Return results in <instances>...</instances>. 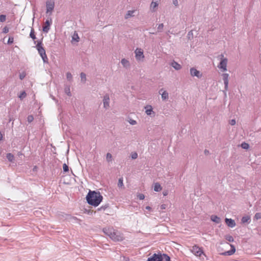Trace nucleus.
Here are the masks:
<instances>
[{
  "instance_id": "obj_58",
  "label": "nucleus",
  "mask_w": 261,
  "mask_h": 261,
  "mask_svg": "<svg viewBox=\"0 0 261 261\" xmlns=\"http://www.w3.org/2000/svg\"><path fill=\"white\" fill-rule=\"evenodd\" d=\"M150 34H154L155 33H153V32H152V33H150Z\"/></svg>"
},
{
  "instance_id": "obj_15",
  "label": "nucleus",
  "mask_w": 261,
  "mask_h": 261,
  "mask_svg": "<svg viewBox=\"0 0 261 261\" xmlns=\"http://www.w3.org/2000/svg\"><path fill=\"white\" fill-rule=\"evenodd\" d=\"M114 230V229L112 227H107L103 228L102 231L106 235L110 237Z\"/></svg>"
},
{
  "instance_id": "obj_44",
  "label": "nucleus",
  "mask_w": 261,
  "mask_h": 261,
  "mask_svg": "<svg viewBox=\"0 0 261 261\" xmlns=\"http://www.w3.org/2000/svg\"><path fill=\"white\" fill-rule=\"evenodd\" d=\"M131 157L132 159H136L138 158V153L136 152L132 153L131 154Z\"/></svg>"
},
{
  "instance_id": "obj_25",
  "label": "nucleus",
  "mask_w": 261,
  "mask_h": 261,
  "mask_svg": "<svg viewBox=\"0 0 261 261\" xmlns=\"http://www.w3.org/2000/svg\"><path fill=\"white\" fill-rule=\"evenodd\" d=\"M65 93L69 96H71L70 88L69 86H65L64 88Z\"/></svg>"
},
{
  "instance_id": "obj_57",
  "label": "nucleus",
  "mask_w": 261,
  "mask_h": 261,
  "mask_svg": "<svg viewBox=\"0 0 261 261\" xmlns=\"http://www.w3.org/2000/svg\"><path fill=\"white\" fill-rule=\"evenodd\" d=\"M18 155H22V153L21 152H19L18 153Z\"/></svg>"
},
{
  "instance_id": "obj_35",
  "label": "nucleus",
  "mask_w": 261,
  "mask_h": 261,
  "mask_svg": "<svg viewBox=\"0 0 261 261\" xmlns=\"http://www.w3.org/2000/svg\"><path fill=\"white\" fill-rule=\"evenodd\" d=\"M72 40H74L76 42H79L80 40V38L78 36V35L77 33H74L73 36H72Z\"/></svg>"
},
{
  "instance_id": "obj_54",
  "label": "nucleus",
  "mask_w": 261,
  "mask_h": 261,
  "mask_svg": "<svg viewBox=\"0 0 261 261\" xmlns=\"http://www.w3.org/2000/svg\"><path fill=\"white\" fill-rule=\"evenodd\" d=\"M128 260H129L128 258L123 256V261H128Z\"/></svg>"
},
{
  "instance_id": "obj_31",
  "label": "nucleus",
  "mask_w": 261,
  "mask_h": 261,
  "mask_svg": "<svg viewBox=\"0 0 261 261\" xmlns=\"http://www.w3.org/2000/svg\"><path fill=\"white\" fill-rule=\"evenodd\" d=\"M27 96V93L24 91L21 92L20 94L18 95V97L20 99H23L24 98H25Z\"/></svg>"
},
{
  "instance_id": "obj_13",
  "label": "nucleus",
  "mask_w": 261,
  "mask_h": 261,
  "mask_svg": "<svg viewBox=\"0 0 261 261\" xmlns=\"http://www.w3.org/2000/svg\"><path fill=\"white\" fill-rule=\"evenodd\" d=\"M46 13L51 12L55 7V3L54 1H47L46 2Z\"/></svg>"
},
{
  "instance_id": "obj_34",
  "label": "nucleus",
  "mask_w": 261,
  "mask_h": 261,
  "mask_svg": "<svg viewBox=\"0 0 261 261\" xmlns=\"http://www.w3.org/2000/svg\"><path fill=\"white\" fill-rule=\"evenodd\" d=\"M112 155L110 153H107L106 154V160L108 162H111Z\"/></svg>"
},
{
  "instance_id": "obj_41",
  "label": "nucleus",
  "mask_w": 261,
  "mask_h": 261,
  "mask_svg": "<svg viewBox=\"0 0 261 261\" xmlns=\"http://www.w3.org/2000/svg\"><path fill=\"white\" fill-rule=\"evenodd\" d=\"M26 76V73L24 72H22L19 74V79L22 80Z\"/></svg>"
},
{
  "instance_id": "obj_23",
  "label": "nucleus",
  "mask_w": 261,
  "mask_h": 261,
  "mask_svg": "<svg viewBox=\"0 0 261 261\" xmlns=\"http://www.w3.org/2000/svg\"><path fill=\"white\" fill-rule=\"evenodd\" d=\"M154 190L155 192H159L162 190V187L159 182H156L154 184Z\"/></svg>"
},
{
  "instance_id": "obj_61",
  "label": "nucleus",
  "mask_w": 261,
  "mask_h": 261,
  "mask_svg": "<svg viewBox=\"0 0 261 261\" xmlns=\"http://www.w3.org/2000/svg\"><path fill=\"white\" fill-rule=\"evenodd\" d=\"M163 261H165V260H163Z\"/></svg>"
},
{
  "instance_id": "obj_51",
  "label": "nucleus",
  "mask_w": 261,
  "mask_h": 261,
  "mask_svg": "<svg viewBox=\"0 0 261 261\" xmlns=\"http://www.w3.org/2000/svg\"><path fill=\"white\" fill-rule=\"evenodd\" d=\"M204 154L205 155H207V154H208L210 153L209 151L208 150H207V149H205L204 151Z\"/></svg>"
},
{
  "instance_id": "obj_12",
  "label": "nucleus",
  "mask_w": 261,
  "mask_h": 261,
  "mask_svg": "<svg viewBox=\"0 0 261 261\" xmlns=\"http://www.w3.org/2000/svg\"><path fill=\"white\" fill-rule=\"evenodd\" d=\"M223 80L224 84V89L225 91L228 90V77L229 74L228 73H223L222 74Z\"/></svg>"
},
{
  "instance_id": "obj_5",
  "label": "nucleus",
  "mask_w": 261,
  "mask_h": 261,
  "mask_svg": "<svg viewBox=\"0 0 261 261\" xmlns=\"http://www.w3.org/2000/svg\"><path fill=\"white\" fill-rule=\"evenodd\" d=\"M52 19L50 17L48 18L44 23L43 26L42 31L44 33H48L50 30V25L52 24Z\"/></svg>"
},
{
  "instance_id": "obj_2",
  "label": "nucleus",
  "mask_w": 261,
  "mask_h": 261,
  "mask_svg": "<svg viewBox=\"0 0 261 261\" xmlns=\"http://www.w3.org/2000/svg\"><path fill=\"white\" fill-rule=\"evenodd\" d=\"M147 261H171L170 257L165 253L159 252L158 254L154 253L151 257H148Z\"/></svg>"
},
{
  "instance_id": "obj_53",
  "label": "nucleus",
  "mask_w": 261,
  "mask_h": 261,
  "mask_svg": "<svg viewBox=\"0 0 261 261\" xmlns=\"http://www.w3.org/2000/svg\"><path fill=\"white\" fill-rule=\"evenodd\" d=\"M191 35H193V33H192V31H190L188 34V36H189V38H190V36H191Z\"/></svg>"
},
{
  "instance_id": "obj_46",
  "label": "nucleus",
  "mask_w": 261,
  "mask_h": 261,
  "mask_svg": "<svg viewBox=\"0 0 261 261\" xmlns=\"http://www.w3.org/2000/svg\"><path fill=\"white\" fill-rule=\"evenodd\" d=\"M137 197L140 200H143L145 198V196L143 194H139L137 195Z\"/></svg>"
},
{
  "instance_id": "obj_9",
  "label": "nucleus",
  "mask_w": 261,
  "mask_h": 261,
  "mask_svg": "<svg viewBox=\"0 0 261 261\" xmlns=\"http://www.w3.org/2000/svg\"><path fill=\"white\" fill-rule=\"evenodd\" d=\"M190 74L192 76H196L198 78H201L202 76V73L194 67L190 69Z\"/></svg>"
},
{
  "instance_id": "obj_32",
  "label": "nucleus",
  "mask_w": 261,
  "mask_h": 261,
  "mask_svg": "<svg viewBox=\"0 0 261 261\" xmlns=\"http://www.w3.org/2000/svg\"><path fill=\"white\" fill-rule=\"evenodd\" d=\"M66 78H67V80L70 82H71L72 81V75L70 72H67Z\"/></svg>"
},
{
  "instance_id": "obj_26",
  "label": "nucleus",
  "mask_w": 261,
  "mask_h": 261,
  "mask_svg": "<svg viewBox=\"0 0 261 261\" xmlns=\"http://www.w3.org/2000/svg\"><path fill=\"white\" fill-rule=\"evenodd\" d=\"M123 177H120L118 179V187L119 188H124V185H123Z\"/></svg>"
},
{
  "instance_id": "obj_38",
  "label": "nucleus",
  "mask_w": 261,
  "mask_h": 261,
  "mask_svg": "<svg viewBox=\"0 0 261 261\" xmlns=\"http://www.w3.org/2000/svg\"><path fill=\"white\" fill-rule=\"evenodd\" d=\"M164 28V24L163 23H160L159 24L158 27V31L159 32H161L163 29Z\"/></svg>"
},
{
  "instance_id": "obj_33",
  "label": "nucleus",
  "mask_w": 261,
  "mask_h": 261,
  "mask_svg": "<svg viewBox=\"0 0 261 261\" xmlns=\"http://www.w3.org/2000/svg\"><path fill=\"white\" fill-rule=\"evenodd\" d=\"M241 147L243 149H248L249 147V144L246 143V142H243L241 145Z\"/></svg>"
},
{
  "instance_id": "obj_4",
  "label": "nucleus",
  "mask_w": 261,
  "mask_h": 261,
  "mask_svg": "<svg viewBox=\"0 0 261 261\" xmlns=\"http://www.w3.org/2000/svg\"><path fill=\"white\" fill-rule=\"evenodd\" d=\"M109 237L115 242L121 241L123 239L122 234L119 231L115 229Z\"/></svg>"
},
{
  "instance_id": "obj_1",
  "label": "nucleus",
  "mask_w": 261,
  "mask_h": 261,
  "mask_svg": "<svg viewBox=\"0 0 261 261\" xmlns=\"http://www.w3.org/2000/svg\"><path fill=\"white\" fill-rule=\"evenodd\" d=\"M103 199L102 196L99 192L90 191L86 196L88 203L95 207L97 206Z\"/></svg>"
},
{
  "instance_id": "obj_47",
  "label": "nucleus",
  "mask_w": 261,
  "mask_h": 261,
  "mask_svg": "<svg viewBox=\"0 0 261 261\" xmlns=\"http://www.w3.org/2000/svg\"><path fill=\"white\" fill-rule=\"evenodd\" d=\"M129 123L132 125H135L137 124V121L133 119H130L129 121Z\"/></svg>"
},
{
  "instance_id": "obj_39",
  "label": "nucleus",
  "mask_w": 261,
  "mask_h": 261,
  "mask_svg": "<svg viewBox=\"0 0 261 261\" xmlns=\"http://www.w3.org/2000/svg\"><path fill=\"white\" fill-rule=\"evenodd\" d=\"M63 171L65 172H68L69 171V167L68 165H67L65 163L63 165Z\"/></svg>"
},
{
  "instance_id": "obj_18",
  "label": "nucleus",
  "mask_w": 261,
  "mask_h": 261,
  "mask_svg": "<svg viewBox=\"0 0 261 261\" xmlns=\"http://www.w3.org/2000/svg\"><path fill=\"white\" fill-rule=\"evenodd\" d=\"M163 90V89H161L160 91H159V93L160 94H161L162 95V98L163 100H166L167 99H168V97H169V96H168V93L166 91H164L162 93H161V92Z\"/></svg>"
},
{
  "instance_id": "obj_52",
  "label": "nucleus",
  "mask_w": 261,
  "mask_h": 261,
  "mask_svg": "<svg viewBox=\"0 0 261 261\" xmlns=\"http://www.w3.org/2000/svg\"><path fill=\"white\" fill-rule=\"evenodd\" d=\"M70 219H72V220H75V221H77L78 220V219L76 217H70Z\"/></svg>"
},
{
  "instance_id": "obj_16",
  "label": "nucleus",
  "mask_w": 261,
  "mask_h": 261,
  "mask_svg": "<svg viewBox=\"0 0 261 261\" xmlns=\"http://www.w3.org/2000/svg\"><path fill=\"white\" fill-rule=\"evenodd\" d=\"M121 63L123 65V66L126 69L129 68L130 67V65L129 61L125 58H123L121 60Z\"/></svg>"
},
{
  "instance_id": "obj_36",
  "label": "nucleus",
  "mask_w": 261,
  "mask_h": 261,
  "mask_svg": "<svg viewBox=\"0 0 261 261\" xmlns=\"http://www.w3.org/2000/svg\"><path fill=\"white\" fill-rule=\"evenodd\" d=\"M261 218V213H256L254 216V220H259Z\"/></svg>"
},
{
  "instance_id": "obj_11",
  "label": "nucleus",
  "mask_w": 261,
  "mask_h": 261,
  "mask_svg": "<svg viewBox=\"0 0 261 261\" xmlns=\"http://www.w3.org/2000/svg\"><path fill=\"white\" fill-rule=\"evenodd\" d=\"M227 59L226 58L223 59L220 61L218 67L220 69H223V71H226L227 70Z\"/></svg>"
},
{
  "instance_id": "obj_43",
  "label": "nucleus",
  "mask_w": 261,
  "mask_h": 261,
  "mask_svg": "<svg viewBox=\"0 0 261 261\" xmlns=\"http://www.w3.org/2000/svg\"><path fill=\"white\" fill-rule=\"evenodd\" d=\"M14 41V38L13 37H9L7 43L8 44H11L13 43Z\"/></svg>"
},
{
  "instance_id": "obj_24",
  "label": "nucleus",
  "mask_w": 261,
  "mask_h": 261,
  "mask_svg": "<svg viewBox=\"0 0 261 261\" xmlns=\"http://www.w3.org/2000/svg\"><path fill=\"white\" fill-rule=\"evenodd\" d=\"M158 6L157 2L152 1L150 5V9L152 11H155V8Z\"/></svg>"
},
{
  "instance_id": "obj_3",
  "label": "nucleus",
  "mask_w": 261,
  "mask_h": 261,
  "mask_svg": "<svg viewBox=\"0 0 261 261\" xmlns=\"http://www.w3.org/2000/svg\"><path fill=\"white\" fill-rule=\"evenodd\" d=\"M36 47L40 56L41 57L43 62L47 63L48 58L45 53V50L43 47V44L41 40L37 41V44H36Z\"/></svg>"
},
{
  "instance_id": "obj_10",
  "label": "nucleus",
  "mask_w": 261,
  "mask_h": 261,
  "mask_svg": "<svg viewBox=\"0 0 261 261\" xmlns=\"http://www.w3.org/2000/svg\"><path fill=\"white\" fill-rule=\"evenodd\" d=\"M229 245L231 247V249L230 250L220 253V254L225 256H230L234 254L236 252V248L234 246L231 244H230Z\"/></svg>"
},
{
  "instance_id": "obj_37",
  "label": "nucleus",
  "mask_w": 261,
  "mask_h": 261,
  "mask_svg": "<svg viewBox=\"0 0 261 261\" xmlns=\"http://www.w3.org/2000/svg\"><path fill=\"white\" fill-rule=\"evenodd\" d=\"M34 120V117L33 115H29L27 117V121L29 123H31Z\"/></svg>"
},
{
  "instance_id": "obj_59",
  "label": "nucleus",
  "mask_w": 261,
  "mask_h": 261,
  "mask_svg": "<svg viewBox=\"0 0 261 261\" xmlns=\"http://www.w3.org/2000/svg\"><path fill=\"white\" fill-rule=\"evenodd\" d=\"M150 34H154L155 33H153V32H152V33H150Z\"/></svg>"
},
{
  "instance_id": "obj_14",
  "label": "nucleus",
  "mask_w": 261,
  "mask_h": 261,
  "mask_svg": "<svg viewBox=\"0 0 261 261\" xmlns=\"http://www.w3.org/2000/svg\"><path fill=\"white\" fill-rule=\"evenodd\" d=\"M225 223L226 225L231 228H233L236 226V222L234 220L229 218H225Z\"/></svg>"
},
{
  "instance_id": "obj_55",
  "label": "nucleus",
  "mask_w": 261,
  "mask_h": 261,
  "mask_svg": "<svg viewBox=\"0 0 261 261\" xmlns=\"http://www.w3.org/2000/svg\"><path fill=\"white\" fill-rule=\"evenodd\" d=\"M145 208L147 210H150L151 209V207L149 206H146Z\"/></svg>"
},
{
  "instance_id": "obj_56",
  "label": "nucleus",
  "mask_w": 261,
  "mask_h": 261,
  "mask_svg": "<svg viewBox=\"0 0 261 261\" xmlns=\"http://www.w3.org/2000/svg\"><path fill=\"white\" fill-rule=\"evenodd\" d=\"M3 134L0 133V141L3 139Z\"/></svg>"
},
{
  "instance_id": "obj_45",
  "label": "nucleus",
  "mask_w": 261,
  "mask_h": 261,
  "mask_svg": "<svg viewBox=\"0 0 261 261\" xmlns=\"http://www.w3.org/2000/svg\"><path fill=\"white\" fill-rule=\"evenodd\" d=\"M9 28L7 27V26H5L3 29V33H4V34H6L7 33H8L9 32Z\"/></svg>"
},
{
  "instance_id": "obj_48",
  "label": "nucleus",
  "mask_w": 261,
  "mask_h": 261,
  "mask_svg": "<svg viewBox=\"0 0 261 261\" xmlns=\"http://www.w3.org/2000/svg\"><path fill=\"white\" fill-rule=\"evenodd\" d=\"M229 124L231 125H234L236 124V120L235 119H231L229 121Z\"/></svg>"
},
{
  "instance_id": "obj_21",
  "label": "nucleus",
  "mask_w": 261,
  "mask_h": 261,
  "mask_svg": "<svg viewBox=\"0 0 261 261\" xmlns=\"http://www.w3.org/2000/svg\"><path fill=\"white\" fill-rule=\"evenodd\" d=\"M146 110V113L147 115H151V113H153L154 114L153 111H152V107L150 105H148L145 108Z\"/></svg>"
},
{
  "instance_id": "obj_27",
  "label": "nucleus",
  "mask_w": 261,
  "mask_h": 261,
  "mask_svg": "<svg viewBox=\"0 0 261 261\" xmlns=\"http://www.w3.org/2000/svg\"><path fill=\"white\" fill-rule=\"evenodd\" d=\"M6 157L9 162H12L14 160V155L11 153H7L6 155Z\"/></svg>"
},
{
  "instance_id": "obj_6",
  "label": "nucleus",
  "mask_w": 261,
  "mask_h": 261,
  "mask_svg": "<svg viewBox=\"0 0 261 261\" xmlns=\"http://www.w3.org/2000/svg\"><path fill=\"white\" fill-rule=\"evenodd\" d=\"M103 108L106 110L110 108V98L108 94H106L103 97Z\"/></svg>"
},
{
  "instance_id": "obj_60",
  "label": "nucleus",
  "mask_w": 261,
  "mask_h": 261,
  "mask_svg": "<svg viewBox=\"0 0 261 261\" xmlns=\"http://www.w3.org/2000/svg\"><path fill=\"white\" fill-rule=\"evenodd\" d=\"M163 194H164V195H166L167 194H166V193H164Z\"/></svg>"
},
{
  "instance_id": "obj_40",
  "label": "nucleus",
  "mask_w": 261,
  "mask_h": 261,
  "mask_svg": "<svg viewBox=\"0 0 261 261\" xmlns=\"http://www.w3.org/2000/svg\"><path fill=\"white\" fill-rule=\"evenodd\" d=\"M6 20V16L5 15H0V22H5Z\"/></svg>"
},
{
  "instance_id": "obj_7",
  "label": "nucleus",
  "mask_w": 261,
  "mask_h": 261,
  "mask_svg": "<svg viewBox=\"0 0 261 261\" xmlns=\"http://www.w3.org/2000/svg\"><path fill=\"white\" fill-rule=\"evenodd\" d=\"M191 251L193 254L197 256H200L202 253H203L202 250L196 245H195L192 247Z\"/></svg>"
},
{
  "instance_id": "obj_28",
  "label": "nucleus",
  "mask_w": 261,
  "mask_h": 261,
  "mask_svg": "<svg viewBox=\"0 0 261 261\" xmlns=\"http://www.w3.org/2000/svg\"><path fill=\"white\" fill-rule=\"evenodd\" d=\"M80 76L81 79V82L85 83L86 81V75L84 72H81L80 74Z\"/></svg>"
},
{
  "instance_id": "obj_22",
  "label": "nucleus",
  "mask_w": 261,
  "mask_h": 261,
  "mask_svg": "<svg viewBox=\"0 0 261 261\" xmlns=\"http://www.w3.org/2000/svg\"><path fill=\"white\" fill-rule=\"evenodd\" d=\"M241 222L243 223H249L250 222V217L248 216L243 217L241 219Z\"/></svg>"
},
{
  "instance_id": "obj_30",
  "label": "nucleus",
  "mask_w": 261,
  "mask_h": 261,
  "mask_svg": "<svg viewBox=\"0 0 261 261\" xmlns=\"http://www.w3.org/2000/svg\"><path fill=\"white\" fill-rule=\"evenodd\" d=\"M30 37L34 40L36 39L34 29H32L30 34Z\"/></svg>"
},
{
  "instance_id": "obj_50",
  "label": "nucleus",
  "mask_w": 261,
  "mask_h": 261,
  "mask_svg": "<svg viewBox=\"0 0 261 261\" xmlns=\"http://www.w3.org/2000/svg\"><path fill=\"white\" fill-rule=\"evenodd\" d=\"M166 207H167V205H166V204H162V205H161V208L162 210H165V209H166Z\"/></svg>"
},
{
  "instance_id": "obj_42",
  "label": "nucleus",
  "mask_w": 261,
  "mask_h": 261,
  "mask_svg": "<svg viewBox=\"0 0 261 261\" xmlns=\"http://www.w3.org/2000/svg\"><path fill=\"white\" fill-rule=\"evenodd\" d=\"M109 207V204H105V205H102L100 208H98L99 211L100 210H105Z\"/></svg>"
},
{
  "instance_id": "obj_19",
  "label": "nucleus",
  "mask_w": 261,
  "mask_h": 261,
  "mask_svg": "<svg viewBox=\"0 0 261 261\" xmlns=\"http://www.w3.org/2000/svg\"><path fill=\"white\" fill-rule=\"evenodd\" d=\"M136 10H129L127 12L126 14L124 16V18L125 19H127L130 17L134 16V13H135Z\"/></svg>"
},
{
  "instance_id": "obj_20",
  "label": "nucleus",
  "mask_w": 261,
  "mask_h": 261,
  "mask_svg": "<svg viewBox=\"0 0 261 261\" xmlns=\"http://www.w3.org/2000/svg\"><path fill=\"white\" fill-rule=\"evenodd\" d=\"M211 220L217 224H219L221 222L220 218L216 215H212L211 217Z\"/></svg>"
},
{
  "instance_id": "obj_49",
  "label": "nucleus",
  "mask_w": 261,
  "mask_h": 261,
  "mask_svg": "<svg viewBox=\"0 0 261 261\" xmlns=\"http://www.w3.org/2000/svg\"><path fill=\"white\" fill-rule=\"evenodd\" d=\"M173 4L176 6H178V2L177 0H173Z\"/></svg>"
},
{
  "instance_id": "obj_8",
  "label": "nucleus",
  "mask_w": 261,
  "mask_h": 261,
  "mask_svg": "<svg viewBox=\"0 0 261 261\" xmlns=\"http://www.w3.org/2000/svg\"><path fill=\"white\" fill-rule=\"evenodd\" d=\"M135 57L137 60H140L141 59L144 58V56L143 55V51L141 48H137L135 51Z\"/></svg>"
},
{
  "instance_id": "obj_29",
  "label": "nucleus",
  "mask_w": 261,
  "mask_h": 261,
  "mask_svg": "<svg viewBox=\"0 0 261 261\" xmlns=\"http://www.w3.org/2000/svg\"><path fill=\"white\" fill-rule=\"evenodd\" d=\"M225 239L229 242H232L234 241L233 238L229 234L225 236Z\"/></svg>"
},
{
  "instance_id": "obj_17",
  "label": "nucleus",
  "mask_w": 261,
  "mask_h": 261,
  "mask_svg": "<svg viewBox=\"0 0 261 261\" xmlns=\"http://www.w3.org/2000/svg\"><path fill=\"white\" fill-rule=\"evenodd\" d=\"M170 65L177 70H180L181 68V66L175 61H173L171 63Z\"/></svg>"
}]
</instances>
